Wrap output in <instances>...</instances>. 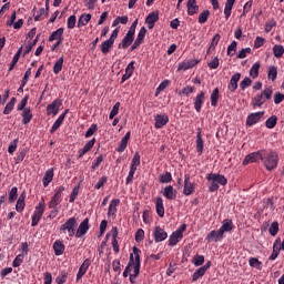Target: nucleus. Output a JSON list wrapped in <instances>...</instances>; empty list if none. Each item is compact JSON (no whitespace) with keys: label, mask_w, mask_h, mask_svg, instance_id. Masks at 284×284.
Instances as JSON below:
<instances>
[{"label":"nucleus","mask_w":284,"mask_h":284,"mask_svg":"<svg viewBox=\"0 0 284 284\" xmlns=\"http://www.w3.org/2000/svg\"><path fill=\"white\" fill-rule=\"evenodd\" d=\"M262 163L265 170H267V172H272V170H276V168H278V153L274 150H271V151L263 150Z\"/></svg>","instance_id":"nucleus-1"},{"label":"nucleus","mask_w":284,"mask_h":284,"mask_svg":"<svg viewBox=\"0 0 284 284\" xmlns=\"http://www.w3.org/2000/svg\"><path fill=\"white\" fill-rule=\"evenodd\" d=\"M206 181H209V192H219V185H227V179L223 174L219 173H209L206 175Z\"/></svg>","instance_id":"nucleus-2"},{"label":"nucleus","mask_w":284,"mask_h":284,"mask_svg":"<svg viewBox=\"0 0 284 284\" xmlns=\"http://www.w3.org/2000/svg\"><path fill=\"white\" fill-rule=\"evenodd\" d=\"M77 227H79V222H77V217L73 216L60 225V232H62V234H68V236L72 239V236H77Z\"/></svg>","instance_id":"nucleus-3"},{"label":"nucleus","mask_w":284,"mask_h":284,"mask_svg":"<svg viewBox=\"0 0 284 284\" xmlns=\"http://www.w3.org/2000/svg\"><path fill=\"white\" fill-rule=\"evenodd\" d=\"M45 212V201L39 202L36 206V210L31 217V227H37L39 225V221H41L43 213Z\"/></svg>","instance_id":"nucleus-4"},{"label":"nucleus","mask_w":284,"mask_h":284,"mask_svg":"<svg viewBox=\"0 0 284 284\" xmlns=\"http://www.w3.org/2000/svg\"><path fill=\"white\" fill-rule=\"evenodd\" d=\"M132 252L134 254V273L130 275L135 278H139V275L141 274V251L139 250V247L133 246Z\"/></svg>","instance_id":"nucleus-5"},{"label":"nucleus","mask_w":284,"mask_h":284,"mask_svg":"<svg viewBox=\"0 0 284 284\" xmlns=\"http://www.w3.org/2000/svg\"><path fill=\"white\" fill-rule=\"evenodd\" d=\"M262 160H263V150H258L247 154L244 158L242 165H250V163H261Z\"/></svg>","instance_id":"nucleus-6"},{"label":"nucleus","mask_w":284,"mask_h":284,"mask_svg":"<svg viewBox=\"0 0 284 284\" xmlns=\"http://www.w3.org/2000/svg\"><path fill=\"white\" fill-rule=\"evenodd\" d=\"M88 232H90V219L87 217L75 229V239H83Z\"/></svg>","instance_id":"nucleus-7"},{"label":"nucleus","mask_w":284,"mask_h":284,"mask_svg":"<svg viewBox=\"0 0 284 284\" xmlns=\"http://www.w3.org/2000/svg\"><path fill=\"white\" fill-rule=\"evenodd\" d=\"M263 116H265V111L248 114L246 118V128H252V125H256V123L261 122Z\"/></svg>","instance_id":"nucleus-8"},{"label":"nucleus","mask_w":284,"mask_h":284,"mask_svg":"<svg viewBox=\"0 0 284 284\" xmlns=\"http://www.w3.org/2000/svg\"><path fill=\"white\" fill-rule=\"evenodd\" d=\"M154 128L155 130H161L165 128L166 123H170V116H168L165 113H160L154 115Z\"/></svg>","instance_id":"nucleus-9"},{"label":"nucleus","mask_w":284,"mask_h":284,"mask_svg":"<svg viewBox=\"0 0 284 284\" xmlns=\"http://www.w3.org/2000/svg\"><path fill=\"white\" fill-rule=\"evenodd\" d=\"M194 190H196V184L190 181V174L184 175V189L183 194L184 196H190L194 194Z\"/></svg>","instance_id":"nucleus-10"},{"label":"nucleus","mask_w":284,"mask_h":284,"mask_svg":"<svg viewBox=\"0 0 284 284\" xmlns=\"http://www.w3.org/2000/svg\"><path fill=\"white\" fill-rule=\"evenodd\" d=\"M90 265H92V260L85 258L81 264V266L79 267V271L75 277L77 283H79V281H81L83 276H85L88 270H90Z\"/></svg>","instance_id":"nucleus-11"},{"label":"nucleus","mask_w":284,"mask_h":284,"mask_svg":"<svg viewBox=\"0 0 284 284\" xmlns=\"http://www.w3.org/2000/svg\"><path fill=\"white\" fill-rule=\"evenodd\" d=\"M63 105V101L61 99H55L47 106V114H53V116H57L59 114V108Z\"/></svg>","instance_id":"nucleus-12"},{"label":"nucleus","mask_w":284,"mask_h":284,"mask_svg":"<svg viewBox=\"0 0 284 284\" xmlns=\"http://www.w3.org/2000/svg\"><path fill=\"white\" fill-rule=\"evenodd\" d=\"M145 34H148V29H145V27H142L138 33L136 39L131 45V52H134V50H136V48H139L143 43V41L145 40Z\"/></svg>","instance_id":"nucleus-13"},{"label":"nucleus","mask_w":284,"mask_h":284,"mask_svg":"<svg viewBox=\"0 0 284 284\" xmlns=\"http://www.w3.org/2000/svg\"><path fill=\"white\" fill-rule=\"evenodd\" d=\"M153 239L155 243H162L168 239V232L161 226H155L153 231Z\"/></svg>","instance_id":"nucleus-14"},{"label":"nucleus","mask_w":284,"mask_h":284,"mask_svg":"<svg viewBox=\"0 0 284 284\" xmlns=\"http://www.w3.org/2000/svg\"><path fill=\"white\" fill-rule=\"evenodd\" d=\"M205 103V92L201 91L200 93L196 94V97L193 99V105L194 110L196 112H201L203 105Z\"/></svg>","instance_id":"nucleus-15"},{"label":"nucleus","mask_w":284,"mask_h":284,"mask_svg":"<svg viewBox=\"0 0 284 284\" xmlns=\"http://www.w3.org/2000/svg\"><path fill=\"white\" fill-rule=\"evenodd\" d=\"M223 239L224 234L221 229H219L217 231L213 230L206 235L207 243H212V241H214V243H219V241H223Z\"/></svg>","instance_id":"nucleus-16"},{"label":"nucleus","mask_w":284,"mask_h":284,"mask_svg":"<svg viewBox=\"0 0 284 284\" xmlns=\"http://www.w3.org/2000/svg\"><path fill=\"white\" fill-rule=\"evenodd\" d=\"M68 112H70L69 109H65L63 113L59 115V118L55 120V122L52 124L50 129V134H54L59 128L63 124V121L65 120V116H68Z\"/></svg>","instance_id":"nucleus-17"},{"label":"nucleus","mask_w":284,"mask_h":284,"mask_svg":"<svg viewBox=\"0 0 284 284\" xmlns=\"http://www.w3.org/2000/svg\"><path fill=\"white\" fill-rule=\"evenodd\" d=\"M134 34L135 33H132V31H128L118 48H122V50H128L131 43H134Z\"/></svg>","instance_id":"nucleus-18"},{"label":"nucleus","mask_w":284,"mask_h":284,"mask_svg":"<svg viewBox=\"0 0 284 284\" xmlns=\"http://www.w3.org/2000/svg\"><path fill=\"white\" fill-rule=\"evenodd\" d=\"M197 63H200V61L196 59L185 60V61L179 63L178 71L185 72L186 70H192V68H194Z\"/></svg>","instance_id":"nucleus-19"},{"label":"nucleus","mask_w":284,"mask_h":284,"mask_svg":"<svg viewBox=\"0 0 284 284\" xmlns=\"http://www.w3.org/2000/svg\"><path fill=\"white\" fill-rule=\"evenodd\" d=\"M95 143H97V138H92L91 140H89L84 144V146L78 151V159L85 156V154H88V152H90V150H92V148H94Z\"/></svg>","instance_id":"nucleus-20"},{"label":"nucleus","mask_w":284,"mask_h":284,"mask_svg":"<svg viewBox=\"0 0 284 284\" xmlns=\"http://www.w3.org/2000/svg\"><path fill=\"white\" fill-rule=\"evenodd\" d=\"M111 236H112V242H111V245H112V248H113V252L115 254H119L120 250H119V227L116 226H113L111 229Z\"/></svg>","instance_id":"nucleus-21"},{"label":"nucleus","mask_w":284,"mask_h":284,"mask_svg":"<svg viewBox=\"0 0 284 284\" xmlns=\"http://www.w3.org/2000/svg\"><path fill=\"white\" fill-rule=\"evenodd\" d=\"M156 21H159V11H152L145 18V23L149 30H152L154 26H156Z\"/></svg>","instance_id":"nucleus-22"},{"label":"nucleus","mask_w":284,"mask_h":284,"mask_svg":"<svg viewBox=\"0 0 284 284\" xmlns=\"http://www.w3.org/2000/svg\"><path fill=\"white\" fill-rule=\"evenodd\" d=\"M163 196L168 199V201H175L178 191L172 185H168L164 187L162 192Z\"/></svg>","instance_id":"nucleus-23"},{"label":"nucleus","mask_w":284,"mask_h":284,"mask_svg":"<svg viewBox=\"0 0 284 284\" xmlns=\"http://www.w3.org/2000/svg\"><path fill=\"white\" fill-rule=\"evenodd\" d=\"M239 81H241V73L237 72V73H234L232 77H231V80H230V83L227 85L229 90L231 92H236L237 88H239Z\"/></svg>","instance_id":"nucleus-24"},{"label":"nucleus","mask_w":284,"mask_h":284,"mask_svg":"<svg viewBox=\"0 0 284 284\" xmlns=\"http://www.w3.org/2000/svg\"><path fill=\"white\" fill-rule=\"evenodd\" d=\"M53 179H54V169L47 170L42 178L43 187H48V185L52 183Z\"/></svg>","instance_id":"nucleus-25"},{"label":"nucleus","mask_w":284,"mask_h":284,"mask_svg":"<svg viewBox=\"0 0 284 284\" xmlns=\"http://www.w3.org/2000/svg\"><path fill=\"white\" fill-rule=\"evenodd\" d=\"M186 8L189 17H194V14L199 13V4H196V0H187Z\"/></svg>","instance_id":"nucleus-26"},{"label":"nucleus","mask_w":284,"mask_h":284,"mask_svg":"<svg viewBox=\"0 0 284 284\" xmlns=\"http://www.w3.org/2000/svg\"><path fill=\"white\" fill-rule=\"evenodd\" d=\"M155 211L160 219H163V216H165V206L163 205V197L155 199Z\"/></svg>","instance_id":"nucleus-27"},{"label":"nucleus","mask_w":284,"mask_h":284,"mask_svg":"<svg viewBox=\"0 0 284 284\" xmlns=\"http://www.w3.org/2000/svg\"><path fill=\"white\" fill-rule=\"evenodd\" d=\"M265 97H263V94L261 93H257L252 102H251V105L254 108V110H256V108H263V105L265 104Z\"/></svg>","instance_id":"nucleus-28"},{"label":"nucleus","mask_w":284,"mask_h":284,"mask_svg":"<svg viewBox=\"0 0 284 284\" xmlns=\"http://www.w3.org/2000/svg\"><path fill=\"white\" fill-rule=\"evenodd\" d=\"M121 203V200L119 199H113L110 204H109V210H108V216H116V212L119 207V204Z\"/></svg>","instance_id":"nucleus-29"},{"label":"nucleus","mask_w":284,"mask_h":284,"mask_svg":"<svg viewBox=\"0 0 284 284\" xmlns=\"http://www.w3.org/2000/svg\"><path fill=\"white\" fill-rule=\"evenodd\" d=\"M232 230H234V222L232 221V219L223 220L222 226L220 227L222 234H225V232H232Z\"/></svg>","instance_id":"nucleus-30"},{"label":"nucleus","mask_w":284,"mask_h":284,"mask_svg":"<svg viewBox=\"0 0 284 284\" xmlns=\"http://www.w3.org/2000/svg\"><path fill=\"white\" fill-rule=\"evenodd\" d=\"M22 116V124L23 125H28V123H30V121H32L33 119V114H32V109H30V106H28L27 109H24L21 113Z\"/></svg>","instance_id":"nucleus-31"},{"label":"nucleus","mask_w":284,"mask_h":284,"mask_svg":"<svg viewBox=\"0 0 284 284\" xmlns=\"http://www.w3.org/2000/svg\"><path fill=\"white\" fill-rule=\"evenodd\" d=\"M204 150V142H203V135L201 134V129H197L196 133V152L201 156L203 154Z\"/></svg>","instance_id":"nucleus-32"},{"label":"nucleus","mask_w":284,"mask_h":284,"mask_svg":"<svg viewBox=\"0 0 284 284\" xmlns=\"http://www.w3.org/2000/svg\"><path fill=\"white\" fill-rule=\"evenodd\" d=\"M53 250H54L55 256H61L63 252H65V244H63V241L57 240L53 243Z\"/></svg>","instance_id":"nucleus-33"},{"label":"nucleus","mask_w":284,"mask_h":284,"mask_svg":"<svg viewBox=\"0 0 284 284\" xmlns=\"http://www.w3.org/2000/svg\"><path fill=\"white\" fill-rule=\"evenodd\" d=\"M234 3H236V0H226L224 6V17L227 21L230 17H232V9L234 8Z\"/></svg>","instance_id":"nucleus-34"},{"label":"nucleus","mask_w":284,"mask_h":284,"mask_svg":"<svg viewBox=\"0 0 284 284\" xmlns=\"http://www.w3.org/2000/svg\"><path fill=\"white\" fill-rule=\"evenodd\" d=\"M39 37H41V34H38L37 38L30 42L29 44H27L26 47H21L22 48V57H26V54H30V52H32V48H34V45H37V43H39Z\"/></svg>","instance_id":"nucleus-35"},{"label":"nucleus","mask_w":284,"mask_h":284,"mask_svg":"<svg viewBox=\"0 0 284 284\" xmlns=\"http://www.w3.org/2000/svg\"><path fill=\"white\" fill-rule=\"evenodd\" d=\"M16 210L17 212H23V210H26V191H23L16 204Z\"/></svg>","instance_id":"nucleus-36"},{"label":"nucleus","mask_w":284,"mask_h":284,"mask_svg":"<svg viewBox=\"0 0 284 284\" xmlns=\"http://www.w3.org/2000/svg\"><path fill=\"white\" fill-rule=\"evenodd\" d=\"M113 47H114V42L108 39L102 42V44L100 45V50L102 54H108V52H110V50H112Z\"/></svg>","instance_id":"nucleus-37"},{"label":"nucleus","mask_w":284,"mask_h":284,"mask_svg":"<svg viewBox=\"0 0 284 284\" xmlns=\"http://www.w3.org/2000/svg\"><path fill=\"white\" fill-rule=\"evenodd\" d=\"M49 41H63V28L53 31L49 37Z\"/></svg>","instance_id":"nucleus-38"},{"label":"nucleus","mask_w":284,"mask_h":284,"mask_svg":"<svg viewBox=\"0 0 284 284\" xmlns=\"http://www.w3.org/2000/svg\"><path fill=\"white\" fill-rule=\"evenodd\" d=\"M22 52H23V47H20L17 53L14 54V57L12 58V61L10 62L9 72H12V70H14V65L19 63V58L21 57V54H23Z\"/></svg>","instance_id":"nucleus-39"},{"label":"nucleus","mask_w":284,"mask_h":284,"mask_svg":"<svg viewBox=\"0 0 284 284\" xmlns=\"http://www.w3.org/2000/svg\"><path fill=\"white\" fill-rule=\"evenodd\" d=\"M92 19V14L83 13L78 20V28H83V26H88Z\"/></svg>","instance_id":"nucleus-40"},{"label":"nucleus","mask_w":284,"mask_h":284,"mask_svg":"<svg viewBox=\"0 0 284 284\" xmlns=\"http://www.w3.org/2000/svg\"><path fill=\"white\" fill-rule=\"evenodd\" d=\"M181 239H183V235L174 231L169 239L170 247H174V245H176Z\"/></svg>","instance_id":"nucleus-41"},{"label":"nucleus","mask_w":284,"mask_h":284,"mask_svg":"<svg viewBox=\"0 0 284 284\" xmlns=\"http://www.w3.org/2000/svg\"><path fill=\"white\" fill-rule=\"evenodd\" d=\"M261 70V62H255L250 69V78L258 79V71Z\"/></svg>","instance_id":"nucleus-42"},{"label":"nucleus","mask_w":284,"mask_h":284,"mask_svg":"<svg viewBox=\"0 0 284 284\" xmlns=\"http://www.w3.org/2000/svg\"><path fill=\"white\" fill-rule=\"evenodd\" d=\"M211 105L212 108H216L219 105V99H220V95H219V88H215L212 93H211Z\"/></svg>","instance_id":"nucleus-43"},{"label":"nucleus","mask_w":284,"mask_h":284,"mask_svg":"<svg viewBox=\"0 0 284 284\" xmlns=\"http://www.w3.org/2000/svg\"><path fill=\"white\" fill-rule=\"evenodd\" d=\"M276 77H278V68L271 65L267 71V79L271 81H276Z\"/></svg>","instance_id":"nucleus-44"},{"label":"nucleus","mask_w":284,"mask_h":284,"mask_svg":"<svg viewBox=\"0 0 284 284\" xmlns=\"http://www.w3.org/2000/svg\"><path fill=\"white\" fill-rule=\"evenodd\" d=\"M278 121V118H276V115H272L270 116L266 122H265V126L268 129V130H274V128H276V123Z\"/></svg>","instance_id":"nucleus-45"},{"label":"nucleus","mask_w":284,"mask_h":284,"mask_svg":"<svg viewBox=\"0 0 284 284\" xmlns=\"http://www.w3.org/2000/svg\"><path fill=\"white\" fill-rule=\"evenodd\" d=\"M63 70V57H60L53 65V74H59Z\"/></svg>","instance_id":"nucleus-46"},{"label":"nucleus","mask_w":284,"mask_h":284,"mask_svg":"<svg viewBox=\"0 0 284 284\" xmlns=\"http://www.w3.org/2000/svg\"><path fill=\"white\" fill-rule=\"evenodd\" d=\"M17 103V98H11V100L7 103L3 114H10L12 110H14V104Z\"/></svg>","instance_id":"nucleus-47"},{"label":"nucleus","mask_w":284,"mask_h":284,"mask_svg":"<svg viewBox=\"0 0 284 284\" xmlns=\"http://www.w3.org/2000/svg\"><path fill=\"white\" fill-rule=\"evenodd\" d=\"M273 54L276 59H281L284 54V48L281 44H275L273 47Z\"/></svg>","instance_id":"nucleus-48"},{"label":"nucleus","mask_w":284,"mask_h":284,"mask_svg":"<svg viewBox=\"0 0 284 284\" xmlns=\"http://www.w3.org/2000/svg\"><path fill=\"white\" fill-rule=\"evenodd\" d=\"M30 97L26 95L17 105V111L18 112H23L28 106V101H29Z\"/></svg>","instance_id":"nucleus-49"},{"label":"nucleus","mask_w":284,"mask_h":284,"mask_svg":"<svg viewBox=\"0 0 284 284\" xmlns=\"http://www.w3.org/2000/svg\"><path fill=\"white\" fill-rule=\"evenodd\" d=\"M205 270L204 268H202V266L200 267V268H197L194 273H193V275H192V281H193V283L194 282H196V281H199V278H203V276H205Z\"/></svg>","instance_id":"nucleus-50"},{"label":"nucleus","mask_w":284,"mask_h":284,"mask_svg":"<svg viewBox=\"0 0 284 284\" xmlns=\"http://www.w3.org/2000/svg\"><path fill=\"white\" fill-rule=\"evenodd\" d=\"M192 263H193V265H195V267H201V265H203L205 263V256L196 254L193 257Z\"/></svg>","instance_id":"nucleus-51"},{"label":"nucleus","mask_w":284,"mask_h":284,"mask_svg":"<svg viewBox=\"0 0 284 284\" xmlns=\"http://www.w3.org/2000/svg\"><path fill=\"white\" fill-rule=\"evenodd\" d=\"M18 196H19V189L17 186H13L9 192V203H14Z\"/></svg>","instance_id":"nucleus-52"},{"label":"nucleus","mask_w":284,"mask_h":284,"mask_svg":"<svg viewBox=\"0 0 284 284\" xmlns=\"http://www.w3.org/2000/svg\"><path fill=\"white\" fill-rule=\"evenodd\" d=\"M207 19H210V10H204L199 16V23H207Z\"/></svg>","instance_id":"nucleus-53"},{"label":"nucleus","mask_w":284,"mask_h":284,"mask_svg":"<svg viewBox=\"0 0 284 284\" xmlns=\"http://www.w3.org/2000/svg\"><path fill=\"white\" fill-rule=\"evenodd\" d=\"M63 192H65V186L61 185L57 189L54 195L51 199L61 203V195Z\"/></svg>","instance_id":"nucleus-54"},{"label":"nucleus","mask_w":284,"mask_h":284,"mask_svg":"<svg viewBox=\"0 0 284 284\" xmlns=\"http://www.w3.org/2000/svg\"><path fill=\"white\" fill-rule=\"evenodd\" d=\"M139 165H141V155L139 154V152H135L132 158L131 168L136 170Z\"/></svg>","instance_id":"nucleus-55"},{"label":"nucleus","mask_w":284,"mask_h":284,"mask_svg":"<svg viewBox=\"0 0 284 284\" xmlns=\"http://www.w3.org/2000/svg\"><path fill=\"white\" fill-rule=\"evenodd\" d=\"M160 183H172V173L165 172L164 174H161L159 178Z\"/></svg>","instance_id":"nucleus-56"},{"label":"nucleus","mask_w":284,"mask_h":284,"mask_svg":"<svg viewBox=\"0 0 284 284\" xmlns=\"http://www.w3.org/2000/svg\"><path fill=\"white\" fill-rule=\"evenodd\" d=\"M24 256H26V254H23V253L17 255L12 262V267H21Z\"/></svg>","instance_id":"nucleus-57"},{"label":"nucleus","mask_w":284,"mask_h":284,"mask_svg":"<svg viewBox=\"0 0 284 284\" xmlns=\"http://www.w3.org/2000/svg\"><path fill=\"white\" fill-rule=\"evenodd\" d=\"M248 265L251 267H256V270H261V266L263 265V263L261 261H258V258H256V257H250Z\"/></svg>","instance_id":"nucleus-58"},{"label":"nucleus","mask_w":284,"mask_h":284,"mask_svg":"<svg viewBox=\"0 0 284 284\" xmlns=\"http://www.w3.org/2000/svg\"><path fill=\"white\" fill-rule=\"evenodd\" d=\"M168 85H170V80L162 81L155 90V97H159L160 92H163Z\"/></svg>","instance_id":"nucleus-59"},{"label":"nucleus","mask_w":284,"mask_h":284,"mask_svg":"<svg viewBox=\"0 0 284 284\" xmlns=\"http://www.w3.org/2000/svg\"><path fill=\"white\" fill-rule=\"evenodd\" d=\"M68 282V273L62 271L60 275L55 278L57 284H64Z\"/></svg>","instance_id":"nucleus-60"},{"label":"nucleus","mask_w":284,"mask_h":284,"mask_svg":"<svg viewBox=\"0 0 284 284\" xmlns=\"http://www.w3.org/2000/svg\"><path fill=\"white\" fill-rule=\"evenodd\" d=\"M236 45H239V43L236 41H233V43L227 47V57H234V54H236Z\"/></svg>","instance_id":"nucleus-61"},{"label":"nucleus","mask_w":284,"mask_h":284,"mask_svg":"<svg viewBox=\"0 0 284 284\" xmlns=\"http://www.w3.org/2000/svg\"><path fill=\"white\" fill-rule=\"evenodd\" d=\"M278 222L274 221L272 222L268 232L271 234V236H276V234H278Z\"/></svg>","instance_id":"nucleus-62"},{"label":"nucleus","mask_w":284,"mask_h":284,"mask_svg":"<svg viewBox=\"0 0 284 284\" xmlns=\"http://www.w3.org/2000/svg\"><path fill=\"white\" fill-rule=\"evenodd\" d=\"M119 108H121V102H116L113 105V108H112V110H111V112L109 114V119L110 120L114 119V116H116V114H119Z\"/></svg>","instance_id":"nucleus-63"},{"label":"nucleus","mask_w":284,"mask_h":284,"mask_svg":"<svg viewBox=\"0 0 284 284\" xmlns=\"http://www.w3.org/2000/svg\"><path fill=\"white\" fill-rule=\"evenodd\" d=\"M103 163V155H99L95 160H93L91 170L94 172L97 168H99Z\"/></svg>","instance_id":"nucleus-64"}]
</instances>
